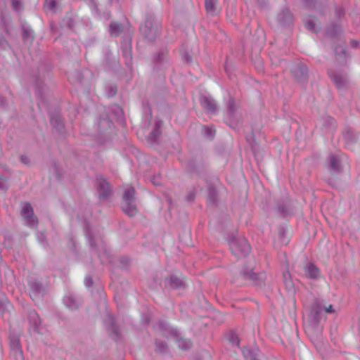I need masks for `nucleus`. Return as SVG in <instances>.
<instances>
[{"instance_id":"1","label":"nucleus","mask_w":360,"mask_h":360,"mask_svg":"<svg viewBox=\"0 0 360 360\" xmlns=\"http://www.w3.org/2000/svg\"><path fill=\"white\" fill-rule=\"evenodd\" d=\"M231 252L238 257L247 255L250 251L248 240L243 238H234L229 243Z\"/></svg>"},{"instance_id":"2","label":"nucleus","mask_w":360,"mask_h":360,"mask_svg":"<svg viewBox=\"0 0 360 360\" xmlns=\"http://www.w3.org/2000/svg\"><path fill=\"white\" fill-rule=\"evenodd\" d=\"M343 162L347 164L346 159L343 156L332 155L330 158V170L333 173L340 172L342 167Z\"/></svg>"},{"instance_id":"3","label":"nucleus","mask_w":360,"mask_h":360,"mask_svg":"<svg viewBox=\"0 0 360 360\" xmlns=\"http://www.w3.org/2000/svg\"><path fill=\"white\" fill-rule=\"evenodd\" d=\"M22 216L27 219V222L32 226L35 224L36 220L33 215V210L30 203H25L22 207Z\"/></svg>"},{"instance_id":"4","label":"nucleus","mask_w":360,"mask_h":360,"mask_svg":"<svg viewBox=\"0 0 360 360\" xmlns=\"http://www.w3.org/2000/svg\"><path fill=\"white\" fill-rule=\"evenodd\" d=\"M97 186L100 193V198H106L110 192V186L104 179L100 178L97 179Z\"/></svg>"},{"instance_id":"5","label":"nucleus","mask_w":360,"mask_h":360,"mask_svg":"<svg viewBox=\"0 0 360 360\" xmlns=\"http://www.w3.org/2000/svg\"><path fill=\"white\" fill-rule=\"evenodd\" d=\"M200 102L202 108L207 112H212L216 110V104L210 98L202 96Z\"/></svg>"},{"instance_id":"6","label":"nucleus","mask_w":360,"mask_h":360,"mask_svg":"<svg viewBox=\"0 0 360 360\" xmlns=\"http://www.w3.org/2000/svg\"><path fill=\"white\" fill-rule=\"evenodd\" d=\"M305 27L307 30L314 32H319L320 29L319 24L315 18H307L304 20Z\"/></svg>"},{"instance_id":"7","label":"nucleus","mask_w":360,"mask_h":360,"mask_svg":"<svg viewBox=\"0 0 360 360\" xmlns=\"http://www.w3.org/2000/svg\"><path fill=\"white\" fill-rule=\"evenodd\" d=\"M122 208L123 211L130 217L135 216L138 212L133 202H122Z\"/></svg>"},{"instance_id":"8","label":"nucleus","mask_w":360,"mask_h":360,"mask_svg":"<svg viewBox=\"0 0 360 360\" xmlns=\"http://www.w3.org/2000/svg\"><path fill=\"white\" fill-rule=\"evenodd\" d=\"M306 274L312 278H316L320 276L319 269L314 264H309L305 268Z\"/></svg>"},{"instance_id":"9","label":"nucleus","mask_w":360,"mask_h":360,"mask_svg":"<svg viewBox=\"0 0 360 360\" xmlns=\"http://www.w3.org/2000/svg\"><path fill=\"white\" fill-rule=\"evenodd\" d=\"M135 190L132 186H127L123 194V202H134Z\"/></svg>"},{"instance_id":"10","label":"nucleus","mask_w":360,"mask_h":360,"mask_svg":"<svg viewBox=\"0 0 360 360\" xmlns=\"http://www.w3.org/2000/svg\"><path fill=\"white\" fill-rule=\"evenodd\" d=\"M122 31V27L121 24L118 22H112L110 25V33L112 36H117Z\"/></svg>"},{"instance_id":"11","label":"nucleus","mask_w":360,"mask_h":360,"mask_svg":"<svg viewBox=\"0 0 360 360\" xmlns=\"http://www.w3.org/2000/svg\"><path fill=\"white\" fill-rule=\"evenodd\" d=\"M12 349L14 350L17 356L20 359L22 358V352L20 347V343L18 340H15L11 342Z\"/></svg>"},{"instance_id":"12","label":"nucleus","mask_w":360,"mask_h":360,"mask_svg":"<svg viewBox=\"0 0 360 360\" xmlns=\"http://www.w3.org/2000/svg\"><path fill=\"white\" fill-rule=\"evenodd\" d=\"M217 0H205V8L207 12L214 13L216 10Z\"/></svg>"},{"instance_id":"13","label":"nucleus","mask_w":360,"mask_h":360,"mask_svg":"<svg viewBox=\"0 0 360 360\" xmlns=\"http://www.w3.org/2000/svg\"><path fill=\"white\" fill-rule=\"evenodd\" d=\"M178 345L180 348L186 349L191 346V342L190 340L180 339L178 340Z\"/></svg>"},{"instance_id":"14","label":"nucleus","mask_w":360,"mask_h":360,"mask_svg":"<svg viewBox=\"0 0 360 360\" xmlns=\"http://www.w3.org/2000/svg\"><path fill=\"white\" fill-rule=\"evenodd\" d=\"M243 354L245 359H247L248 360H252L254 359V355L252 352L248 349H244L243 350Z\"/></svg>"},{"instance_id":"15","label":"nucleus","mask_w":360,"mask_h":360,"mask_svg":"<svg viewBox=\"0 0 360 360\" xmlns=\"http://www.w3.org/2000/svg\"><path fill=\"white\" fill-rule=\"evenodd\" d=\"M203 128L207 131L208 138L212 139L214 136V134L212 133V128L207 127H203Z\"/></svg>"},{"instance_id":"16","label":"nucleus","mask_w":360,"mask_h":360,"mask_svg":"<svg viewBox=\"0 0 360 360\" xmlns=\"http://www.w3.org/2000/svg\"><path fill=\"white\" fill-rule=\"evenodd\" d=\"M46 6H49L51 9L53 8L56 6L54 0H46Z\"/></svg>"},{"instance_id":"17","label":"nucleus","mask_w":360,"mask_h":360,"mask_svg":"<svg viewBox=\"0 0 360 360\" xmlns=\"http://www.w3.org/2000/svg\"><path fill=\"white\" fill-rule=\"evenodd\" d=\"M93 283V281L91 278H86L85 279V285L87 286V287H90Z\"/></svg>"},{"instance_id":"18","label":"nucleus","mask_w":360,"mask_h":360,"mask_svg":"<svg viewBox=\"0 0 360 360\" xmlns=\"http://www.w3.org/2000/svg\"><path fill=\"white\" fill-rule=\"evenodd\" d=\"M12 4H13V8L15 10H18V9L19 2L17 0H12Z\"/></svg>"},{"instance_id":"19","label":"nucleus","mask_w":360,"mask_h":360,"mask_svg":"<svg viewBox=\"0 0 360 360\" xmlns=\"http://www.w3.org/2000/svg\"><path fill=\"white\" fill-rule=\"evenodd\" d=\"M234 101L233 100H231L230 102H229V108L230 110V111H233V109H234Z\"/></svg>"},{"instance_id":"20","label":"nucleus","mask_w":360,"mask_h":360,"mask_svg":"<svg viewBox=\"0 0 360 360\" xmlns=\"http://www.w3.org/2000/svg\"><path fill=\"white\" fill-rule=\"evenodd\" d=\"M326 312L330 313L333 311V306L330 305L326 309Z\"/></svg>"},{"instance_id":"21","label":"nucleus","mask_w":360,"mask_h":360,"mask_svg":"<svg viewBox=\"0 0 360 360\" xmlns=\"http://www.w3.org/2000/svg\"><path fill=\"white\" fill-rule=\"evenodd\" d=\"M351 44L353 47H356L358 45V42L356 41H352Z\"/></svg>"},{"instance_id":"22","label":"nucleus","mask_w":360,"mask_h":360,"mask_svg":"<svg viewBox=\"0 0 360 360\" xmlns=\"http://www.w3.org/2000/svg\"><path fill=\"white\" fill-rule=\"evenodd\" d=\"M334 80H335V84H337V86H338V87H340V82H339L338 79H336V78H334Z\"/></svg>"},{"instance_id":"23","label":"nucleus","mask_w":360,"mask_h":360,"mask_svg":"<svg viewBox=\"0 0 360 360\" xmlns=\"http://www.w3.org/2000/svg\"><path fill=\"white\" fill-rule=\"evenodd\" d=\"M170 280H171V281H172V283H173V282L174 283V281L173 280V278H170Z\"/></svg>"},{"instance_id":"24","label":"nucleus","mask_w":360,"mask_h":360,"mask_svg":"<svg viewBox=\"0 0 360 360\" xmlns=\"http://www.w3.org/2000/svg\"><path fill=\"white\" fill-rule=\"evenodd\" d=\"M65 302L67 304L68 303V299L65 300Z\"/></svg>"}]
</instances>
